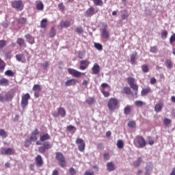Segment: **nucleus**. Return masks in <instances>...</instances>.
<instances>
[{"mask_svg":"<svg viewBox=\"0 0 175 175\" xmlns=\"http://www.w3.org/2000/svg\"><path fill=\"white\" fill-rule=\"evenodd\" d=\"M123 92L124 94H126V95H131L132 94V90L129 87H124L123 89Z\"/></svg>","mask_w":175,"mask_h":175,"instance_id":"obj_29","label":"nucleus"},{"mask_svg":"<svg viewBox=\"0 0 175 175\" xmlns=\"http://www.w3.org/2000/svg\"><path fill=\"white\" fill-rule=\"evenodd\" d=\"M9 79L6 78H2L0 79V85L3 87H7V85H9Z\"/></svg>","mask_w":175,"mask_h":175,"instance_id":"obj_22","label":"nucleus"},{"mask_svg":"<svg viewBox=\"0 0 175 175\" xmlns=\"http://www.w3.org/2000/svg\"><path fill=\"white\" fill-rule=\"evenodd\" d=\"M69 173L70 175H75L76 174V170H75V168L73 167H70L69 169Z\"/></svg>","mask_w":175,"mask_h":175,"instance_id":"obj_54","label":"nucleus"},{"mask_svg":"<svg viewBox=\"0 0 175 175\" xmlns=\"http://www.w3.org/2000/svg\"><path fill=\"white\" fill-rule=\"evenodd\" d=\"M71 25L70 21H62L58 26V29H63L64 28H68Z\"/></svg>","mask_w":175,"mask_h":175,"instance_id":"obj_15","label":"nucleus"},{"mask_svg":"<svg viewBox=\"0 0 175 175\" xmlns=\"http://www.w3.org/2000/svg\"><path fill=\"white\" fill-rule=\"evenodd\" d=\"M84 175H95V173H94V172L87 170V171L85 172Z\"/></svg>","mask_w":175,"mask_h":175,"instance_id":"obj_63","label":"nucleus"},{"mask_svg":"<svg viewBox=\"0 0 175 175\" xmlns=\"http://www.w3.org/2000/svg\"><path fill=\"white\" fill-rule=\"evenodd\" d=\"M31 141H30L29 139H26L25 141V147H26V148H28V147H29V146H31Z\"/></svg>","mask_w":175,"mask_h":175,"instance_id":"obj_52","label":"nucleus"},{"mask_svg":"<svg viewBox=\"0 0 175 175\" xmlns=\"http://www.w3.org/2000/svg\"><path fill=\"white\" fill-rule=\"evenodd\" d=\"M79 81L76 80L75 79H71L66 81L65 85L66 87H70V85H76Z\"/></svg>","mask_w":175,"mask_h":175,"instance_id":"obj_20","label":"nucleus"},{"mask_svg":"<svg viewBox=\"0 0 175 175\" xmlns=\"http://www.w3.org/2000/svg\"><path fill=\"white\" fill-rule=\"evenodd\" d=\"M167 38V31L163 30L161 33V39H166Z\"/></svg>","mask_w":175,"mask_h":175,"instance_id":"obj_47","label":"nucleus"},{"mask_svg":"<svg viewBox=\"0 0 175 175\" xmlns=\"http://www.w3.org/2000/svg\"><path fill=\"white\" fill-rule=\"evenodd\" d=\"M76 32L78 33L79 35L81 33H83V27H77L76 29Z\"/></svg>","mask_w":175,"mask_h":175,"instance_id":"obj_55","label":"nucleus"},{"mask_svg":"<svg viewBox=\"0 0 175 175\" xmlns=\"http://www.w3.org/2000/svg\"><path fill=\"white\" fill-rule=\"evenodd\" d=\"M129 113H131V106L127 105L125 107V108L124 109V113L126 116H128V114H129Z\"/></svg>","mask_w":175,"mask_h":175,"instance_id":"obj_38","label":"nucleus"},{"mask_svg":"<svg viewBox=\"0 0 175 175\" xmlns=\"http://www.w3.org/2000/svg\"><path fill=\"white\" fill-rule=\"evenodd\" d=\"M163 123H164V125H165V126H167V125H169L170 124H172V120L165 118L163 120Z\"/></svg>","mask_w":175,"mask_h":175,"instance_id":"obj_45","label":"nucleus"},{"mask_svg":"<svg viewBox=\"0 0 175 175\" xmlns=\"http://www.w3.org/2000/svg\"><path fill=\"white\" fill-rule=\"evenodd\" d=\"M129 17V14H121V18L122 20H126Z\"/></svg>","mask_w":175,"mask_h":175,"instance_id":"obj_57","label":"nucleus"},{"mask_svg":"<svg viewBox=\"0 0 175 175\" xmlns=\"http://www.w3.org/2000/svg\"><path fill=\"white\" fill-rule=\"evenodd\" d=\"M142 71L144 72V73H147L148 72V66L144 64L142 66Z\"/></svg>","mask_w":175,"mask_h":175,"instance_id":"obj_46","label":"nucleus"},{"mask_svg":"<svg viewBox=\"0 0 175 175\" xmlns=\"http://www.w3.org/2000/svg\"><path fill=\"white\" fill-rule=\"evenodd\" d=\"M25 39L30 44H33L35 43V38L31 34L28 33L25 36Z\"/></svg>","mask_w":175,"mask_h":175,"instance_id":"obj_19","label":"nucleus"},{"mask_svg":"<svg viewBox=\"0 0 175 175\" xmlns=\"http://www.w3.org/2000/svg\"><path fill=\"white\" fill-rule=\"evenodd\" d=\"M94 47L95 49L99 51L103 50V46H102V44H100V43H96V42L94 43Z\"/></svg>","mask_w":175,"mask_h":175,"instance_id":"obj_41","label":"nucleus"},{"mask_svg":"<svg viewBox=\"0 0 175 175\" xmlns=\"http://www.w3.org/2000/svg\"><path fill=\"white\" fill-rule=\"evenodd\" d=\"M68 72L69 75H71V76H73L74 77H81V75H85V72H81L78 71L77 70L73 69V68H68Z\"/></svg>","mask_w":175,"mask_h":175,"instance_id":"obj_8","label":"nucleus"},{"mask_svg":"<svg viewBox=\"0 0 175 175\" xmlns=\"http://www.w3.org/2000/svg\"><path fill=\"white\" fill-rule=\"evenodd\" d=\"M5 100H12L13 99V96H11L10 94H6L5 95Z\"/></svg>","mask_w":175,"mask_h":175,"instance_id":"obj_51","label":"nucleus"},{"mask_svg":"<svg viewBox=\"0 0 175 175\" xmlns=\"http://www.w3.org/2000/svg\"><path fill=\"white\" fill-rule=\"evenodd\" d=\"M11 6L17 12H21L24 9V4L23 0H14L11 1Z\"/></svg>","mask_w":175,"mask_h":175,"instance_id":"obj_3","label":"nucleus"},{"mask_svg":"<svg viewBox=\"0 0 175 175\" xmlns=\"http://www.w3.org/2000/svg\"><path fill=\"white\" fill-rule=\"evenodd\" d=\"M163 107V103H159V104L155 105L154 111H156V113H159V111H162Z\"/></svg>","mask_w":175,"mask_h":175,"instance_id":"obj_24","label":"nucleus"},{"mask_svg":"<svg viewBox=\"0 0 175 175\" xmlns=\"http://www.w3.org/2000/svg\"><path fill=\"white\" fill-rule=\"evenodd\" d=\"M85 102L88 103V105H94L95 98L94 97H89L86 99Z\"/></svg>","mask_w":175,"mask_h":175,"instance_id":"obj_32","label":"nucleus"},{"mask_svg":"<svg viewBox=\"0 0 175 175\" xmlns=\"http://www.w3.org/2000/svg\"><path fill=\"white\" fill-rule=\"evenodd\" d=\"M119 102L117 98H111L107 103V107L109 111H114L118 108Z\"/></svg>","mask_w":175,"mask_h":175,"instance_id":"obj_2","label":"nucleus"},{"mask_svg":"<svg viewBox=\"0 0 175 175\" xmlns=\"http://www.w3.org/2000/svg\"><path fill=\"white\" fill-rule=\"evenodd\" d=\"M50 139H51V137L49 133H45L40 137V142H46V140H50Z\"/></svg>","mask_w":175,"mask_h":175,"instance_id":"obj_25","label":"nucleus"},{"mask_svg":"<svg viewBox=\"0 0 175 175\" xmlns=\"http://www.w3.org/2000/svg\"><path fill=\"white\" fill-rule=\"evenodd\" d=\"M117 147L118 148H124V142H122V140L121 139H119L118 142H117Z\"/></svg>","mask_w":175,"mask_h":175,"instance_id":"obj_40","label":"nucleus"},{"mask_svg":"<svg viewBox=\"0 0 175 175\" xmlns=\"http://www.w3.org/2000/svg\"><path fill=\"white\" fill-rule=\"evenodd\" d=\"M50 148H51V144H50V142H46L42 144V146L38 148V151L41 154H44L46 150H50Z\"/></svg>","mask_w":175,"mask_h":175,"instance_id":"obj_10","label":"nucleus"},{"mask_svg":"<svg viewBox=\"0 0 175 175\" xmlns=\"http://www.w3.org/2000/svg\"><path fill=\"white\" fill-rule=\"evenodd\" d=\"M6 67V63L0 58V73H3V70H5V68Z\"/></svg>","mask_w":175,"mask_h":175,"instance_id":"obj_27","label":"nucleus"},{"mask_svg":"<svg viewBox=\"0 0 175 175\" xmlns=\"http://www.w3.org/2000/svg\"><path fill=\"white\" fill-rule=\"evenodd\" d=\"M36 140H38V137H36V135H31V136H30L29 137L30 142H36Z\"/></svg>","mask_w":175,"mask_h":175,"instance_id":"obj_53","label":"nucleus"},{"mask_svg":"<svg viewBox=\"0 0 175 175\" xmlns=\"http://www.w3.org/2000/svg\"><path fill=\"white\" fill-rule=\"evenodd\" d=\"M4 75L10 77H14V72L12 70H8L5 72Z\"/></svg>","mask_w":175,"mask_h":175,"instance_id":"obj_33","label":"nucleus"},{"mask_svg":"<svg viewBox=\"0 0 175 175\" xmlns=\"http://www.w3.org/2000/svg\"><path fill=\"white\" fill-rule=\"evenodd\" d=\"M150 92H152L151 88L148 87L147 88L142 89L141 91V95L142 96H146L147 94H150Z\"/></svg>","mask_w":175,"mask_h":175,"instance_id":"obj_23","label":"nucleus"},{"mask_svg":"<svg viewBox=\"0 0 175 175\" xmlns=\"http://www.w3.org/2000/svg\"><path fill=\"white\" fill-rule=\"evenodd\" d=\"M146 173L145 175H151V170H152V164L149 163L145 167Z\"/></svg>","mask_w":175,"mask_h":175,"instance_id":"obj_21","label":"nucleus"},{"mask_svg":"<svg viewBox=\"0 0 175 175\" xmlns=\"http://www.w3.org/2000/svg\"><path fill=\"white\" fill-rule=\"evenodd\" d=\"M18 24H25L27 23V18H19L16 19Z\"/></svg>","mask_w":175,"mask_h":175,"instance_id":"obj_37","label":"nucleus"},{"mask_svg":"<svg viewBox=\"0 0 175 175\" xmlns=\"http://www.w3.org/2000/svg\"><path fill=\"white\" fill-rule=\"evenodd\" d=\"M135 105H136L137 107H140L143 106V102H142V101H140V100H136V101H135Z\"/></svg>","mask_w":175,"mask_h":175,"instance_id":"obj_58","label":"nucleus"},{"mask_svg":"<svg viewBox=\"0 0 175 175\" xmlns=\"http://www.w3.org/2000/svg\"><path fill=\"white\" fill-rule=\"evenodd\" d=\"M174 42H175V33L173 35H172L170 38V43L171 44H173Z\"/></svg>","mask_w":175,"mask_h":175,"instance_id":"obj_49","label":"nucleus"},{"mask_svg":"<svg viewBox=\"0 0 175 175\" xmlns=\"http://www.w3.org/2000/svg\"><path fill=\"white\" fill-rule=\"evenodd\" d=\"M23 55L22 54H18L16 55V59L19 62H21V61H23Z\"/></svg>","mask_w":175,"mask_h":175,"instance_id":"obj_50","label":"nucleus"},{"mask_svg":"<svg viewBox=\"0 0 175 175\" xmlns=\"http://www.w3.org/2000/svg\"><path fill=\"white\" fill-rule=\"evenodd\" d=\"M94 14H95V9L94 7L89 8L85 12V17H92Z\"/></svg>","mask_w":175,"mask_h":175,"instance_id":"obj_16","label":"nucleus"},{"mask_svg":"<svg viewBox=\"0 0 175 175\" xmlns=\"http://www.w3.org/2000/svg\"><path fill=\"white\" fill-rule=\"evenodd\" d=\"M35 162L36 166L40 167L43 165V159H42V156L40 154H38L37 157L35 158Z\"/></svg>","mask_w":175,"mask_h":175,"instance_id":"obj_17","label":"nucleus"},{"mask_svg":"<svg viewBox=\"0 0 175 175\" xmlns=\"http://www.w3.org/2000/svg\"><path fill=\"white\" fill-rule=\"evenodd\" d=\"M40 27L41 28H44V29L47 28V19L44 18L41 21Z\"/></svg>","mask_w":175,"mask_h":175,"instance_id":"obj_31","label":"nucleus"},{"mask_svg":"<svg viewBox=\"0 0 175 175\" xmlns=\"http://www.w3.org/2000/svg\"><path fill=\"white\" fill-rule=\"evenodd\" d=\"M107 167L108 172H113L116 170V167H114V163H113V162L107 163Z\"/></svg>","mask_w":175,"mask_h":175,"instance_id":"obj_26","label":"nucleus"},{"mask_svg":"<svg viewBox=\"0 0 175 175\" xmlns=\"http://www.w3.org/2000/svg\"><path fill=\"white\" fill-rule=\"evenodd\" d=\"M16 43H18L20 46H22L24 44V43H25V40L21 38H19L17 39Z\"/></svg>","mask_w":175,"mask_h":175,"instance_id":"obj_44","label":"nucleus"},{"mask_svg":"<svg viewBox=\"0 0 175 175\" xmlns=\"http://www.w3.org/2000/svg\"><path fill=\"white\" fill-rule=\"evenodd\" d=\"M0 136L3 139H6V137H8V133H6V131H5L3 129H0Z\"/></svg>","mask_w":175,"mask_h":175,"instance_id":"obj_35","label":"nucleus"},{"mask_svg":"<svg viewBox=\"0 0 175 175\" xmlns=\"http://www.w3.org/2000/svg\"><path fill=\"white\" fill-rule=\"evenodd\" d=\"M92 75H98L99 72H100V66L98 63L94 64L93 67L92 68Z\"/></svg>","mask_w":175,"mask_h":175,"instance_id":"obj_18","label":"nucleus"},{"mask_svg":"<svg viewBox=\"0 0 175 175\" xmlns=\"http://www.w3.org/2000/svg\"><path fill=\"white\" fill-rule=\"evenodd\" d=\"M76 144L78 145V149L81 152L85 150V142L81 138H77L75 141Z\"/></svg>","mask_w":175,"mask_h":175,"instance_id":"obj_6","label":"nucleus"},{"mask_svg":"<svg viewBox=\"0 0 175 175\" xmlns=\"http://www.w3.org/2000/svg\"><path fill=\"white\" fill-rule=\"evenodd\" d=\"M29 99H31V96L28 93H26L22 97L21 105V107H23V109H25V107H27V106H28V100H29Z\"/></svg>","mask_w":175,"mask_h":175,"instance_id":"obj_7","label":"nucleus"},{"mask_svg":"<svg viewBox=\"0 0 175 175\" xmlns=\"http://www.w3.org/2000/svg\"><path fill=\"white\" fill-rule=\"evenodd\" d=\"M16 150L12 148H1V155H14Z\"/></svg>","mask_w":175,"mask_h":175,"instance_id":"obj_9","label":"nucleus"},{"mask_svg":"<svg viewBox=\"0 0 175 175\" xmlns=\"http://www.w3.org/2000/svg\"><path fill=\"white\" fill-rule=\"evenodd\" d=\"M33 91H42V88H40V85L35 84L33 87Z\"/></svg>","mask_w":175,"mask_h":175,"instance_id":"obj_43","label":"nucleus"},{"mask_svg":"<svg viewBox=\"0 0 175 175\" xmlns=\"http://www.w3.org/2000/svg\"><path fill=\"white\" fill-rule=\"evenodd\" d=\"M135 125H136V123H135V122L133 121H131L128 124V126H129L130 128H135Z\"/></svg>","mask_w":175,"mask_h":175,"instance_id":"obj_56","label":"nucleus"},{"mask_svg":"<svg viewBox=\"0 0 175 175\" xmlns=\"http://www.w3.org/2000/svg\"><path fill=\"white\" fill-rule=\"evenodd\" d=\"M96 6H103V1L102 0H92Z\"/></svg>","mask_w":175,"mask_h":175,"instance_id":"obj_36","label":"nucleus"},{"mask_svg":"<svg viewBox=\"0 0 175 175\" xmlns=\"http://www.w3.org/2000/svg\"><path fill=\"white\" fill-rule=\"evenodd\" d=\"M137 56V53H135L131 55V62L132 65H135V62H136V57Z\"/></svg>","mask_w":175,"mask_h":175,"instance_id":"obj_30","label":"nucleus"},{"mask_svg":"<svg viewBox=\"0 0 175 175\" xmlns=\"http://www.w3.org/2000/svg\"><path fill=\"white\" fill-rule=\"evenodd\" d=\"M78 57L79 59H83L84 58V53L81 51L78 52Z\"/></svg>","mask_w":175,"mask_h":175,"instance_id":"obj_62","label":"nucleus"},{"mask_svg":"<svg viewBox=\"0 0 175 175\" xmlns=\"http://www.w3.org/2000/svg\"><path fill=\"white\" fill-rule=\"evenodd\" d=\"M56 31H55V29L54 28V27L51 28V30L49 31V36L50 38H54V36H55L56 35Z\"/></svg>","mask_w":175,"mask_h":175,"instance_id":"obj_34","label":"nucleus"},{"mask_svg":"<svg viewBox=\"0 0 175 175\" xmlns=\"http://www.w3.org/2000/svg\"><path fill=\"white\" fill-rule=\"evenodd\" d=\"M142 162H143V159L141 157H139L137 161H134L133 166H135V167H137L140 166V163H142Z\"/></svg>","mask_w":175,"mask_h":175,"instance_id":"obj_28","label":"nucleus"},{"mask_svg":"<svg viewBox=\"0 0 175 175\" xmlns=\"http://www.w3.org/2000/svg\"><path fill=\"white\" fill-rule=\"evenodd\" d=\"M148 142L150 146H152V144H154V140H152V138L151 137H148Z\"/></svg>","mask_w":175,"mask_h":175,"instance_id":"obj_61","label":"nucleus"},{"mask_svg":"<svg viewBox=\"0 0 175 175\" xmlns=\"http://www.w3.org/2000/svg\"><path fill=\"white\" fill-rule=\"evenodd\" d=\"M165 64H166L167 67L168 68V69H172V68H173V63H172V60L167 59L165 61Z\"/></svg>","mask_w":175,"mask_h":175,"instance_id":"obj_39","label":"nucleus"},{"mask_svg":"<svg viewBox=\"0 0 175 175\" xmlns=\"http://www.w3.org/2000/svg\"><path fill=\"white\" fill-rule=\"evenodd\" d=\"M127 83L129 85L133 90V91H135V98H137V91L139 90V85L135 83V78L132 77H129L127 78Z\"/></svg>","mask_w":175,"mask_h":175,"instance_id":"obj_5","label":"nucleus"},{"mask_svg":"<svg viewBox=\"0 0 175 175\" xmlns=\"http://www.w3.org/2000/svg\"><path fill=\"white\" fill-rule=\"evenodd\" d=\"M55 158L58 161L59 165L61 167H65V166H66V160H65V157L62 152H57L55 153Z\"/></svg>","mask_w":175,"mask_h":175,"instance_id":"obj_4","label":"nucleus"},{"mask_svg":"<svg viewBox=\"0 0 175 175\" xmlns=\"http://www.w3.org/2000/svg\"><path fill=\"white\" fill-rule=\"evenodd\" d=\"M133 143L137 148H144L146 144V139L142 135H137L134 139Z\"/></svg>","mask_w":175,"mask_h":175,"instance_id":"obj_1","label":"nucleus"},{"mask_svg":"<svg viewBox=\"0 0 175 175\" xmlns=\"http://www.w3.org/2000/svg\"><path fill=\"white\" fill-rule=\"evenodd\" d=\"M66 129L68 132H70V131H73V129H76V128L75 127V126L69 125L67 126Z\"/></svg>","mask_w":175,"mask_h":175,"instance_id":"obj_60","label":"nucleus"},{"mask_svg":"<svg viewBox=\"0 0 175 175\" xmlns=\"http://www.w3.org/2000/svg\"><path fill=\"white\" fill-rule=\"evenodd\" d=\"M100 92L103 94V95L105 96V98H109L110 96V92H106V88L109 87V84L106 83H103L100 85Z\"/></svg>","mask_w":175,"mask_h":175,"instance_id":"obj_11","label":"nucleus"},{"mask_svg":"<svg viewBox=\"0 0 175 175\" xmlns=\"http://www.w3.org/2000/svg\"><path fill=\"white\" fill-rule=\"evenodd\" d=\"M103 29H102V36L104 39H109L110 37V34L107 29V23H103Z\"/></svg>","mask_w":175,"mask_h":175,"instance_id":"obj_13","label":"nucleus"},{"mask_svg":"<svg viewBox=\"0 0 175 175\" xmlns=\"http://www.w3.org/2000/svg\"><path fill=\"white\" fill-rule=\"evenodd\" d=\"M59 116H61L62 118L66 116V111L65 110V108L59 107L58 112H55L53 113V116L55 117V118H58Z\"/></svg>","mask_w":175,"mask_h":175,"instance_id":"obj_12","label":"nucleus"},{"mask_svg":"<svg viewBox=\"0 0 175 175\" xmlns=\"http://www.w3.org/2000/svg\"><path fill=\"white\" fill-rule=\"evenodd\" d=\"M6 46V40H0V49H3Z\"/></svg>","mask_w":175,"mask_h":175,"instance_id":"obj_48","label":"nucleus"},{"mask_svg":"<svg viewBox=\"0 0 175 175\" xmlns=\"http://www.w3.org/2000/svg\"><path fill=\"white\" fill-rule=\"evenodd\" d=\"M44 8L43 3H38L36 4V9L37 10H42Z\"/></svg>","mask_w":175,"mask_h":175,"instance_id":"obj_42","label":"nucleus"},{"mask_svg":"<svg viewBox=\"0 0 175 175\" xmlns=\"http://www.w3.org/2000/svg\"><path fill=\"white\" fill-rule=\"evenodd\" d=\"M39 129H36L34 131H32L31 135H33V136H37V135H39Z\"/></svg>","mask_w":175,"mask_h":175,"instance_id":"obj_59","label":"nucleus"},{"mask_svg":"<svg viewBox=\"0 0 175 175\" xmlns=\"http://www.w3.org/2000/svg\"><path fill=\"white\" fill-rule=\"evenodd\" d=\"M158 49L157 48V46H152L150 48V52L151 53H157Z\"/></svg>","mask_w":175,"mask_h":175,"instance_id":"obj_64","label":"nucleus"},{"mask_svg":"<svg viewBox=\"0 0 175 175\" xmlns=\"http://www.w3.org/2000/svg\"><path fill=\"white\" fill-rule=\"evenodd\" d=\"M89 65H90V61H88V59L81 60L80 62V67H79L80 70H85V69L88 68Z\"/></svg>","mask_w":175,"mask_h":175,"instance_id":"obj_14","label":"nucleus"}]
</instances>
